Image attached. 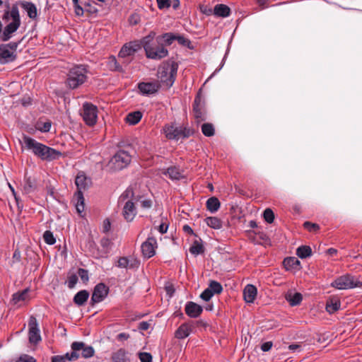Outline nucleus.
<instances>
[{"label":"nucleus","mask_w":362,"mask_h":362,"mask_svg":"<svg viewBox=\"0 0 362 362\" xmlns=\"http://www.w3.org/2000/svg\"><path fill=\"white\" fill-rule=\"evenodd\" d=\"M141 44L146 52V56L148 59L160 60L168 55V50L165 47L154 32H151L147 36L141 40Z\"/></svg>","instance_id":"1"},{"label":"nucleus","mask_w":362,"mask_h":362,"mask_svg":"<svg viewBox=\"0 0 362 362\" xmlns=\"http://www.w3.org/2000/svg\"><path fill=\"white\" fill-rule=\"evenodd\" d=\"M23 141L28 149L31 150L35 156L42 160H52L62 156L60 151L42 144L31 137L25 136Z\"/></svg>","instance_id":"2"},{"label":"nucleus","mask_w":362,"mask_h":362,"mask_svg":"<svg viewBox=\"0 0 362 362\" xmlns=\"http://www.w3.org/2000/svg\"><path fill=\"white\" fill-rule=\"evenodd\" d=\"M88 70L84 65H76L70 69L67 74L66 85L70 89H76L88 79Z\"/></svg>","instance_id":"3"},{"label":"nucleus","mask_w":362,"mask_h":362,"mask_svg":"<svg viewBox=\"0 0 362 362\" xmlns=\"http://www.w3.org/2000/svg\"><path fill=\"white\" fill-rule=\"evenodd\" d=\"M336 289L346 290L362 286V278L359 276H354L351 274H345L336 278L330 284Z\"/></svg>","instance_id":"4"},{"label":"nucleus","mask_w":362,"mask_h":362,"mask_svg":"<svg viewBox=\"0 0 362 362\" xmlns=\"http://www.w3.org/2000/svg\"><path fill=\"white\" fill-rule=\"evenodd\" d=\"M132 156L129 151L120 149L111 158L109 167L113 171L122 170L131 163Z\"/></svg>","instance_id":"5"},{"label":"nucleus","mask_w":362,"mask_h":362,"mask_svg":"<svg viewBox=\"0 0 362 362\" xmlns=\"http://www.w3.org/2000/svg\"><path fill=\"white\" fill-rule=\"evenodd\" d=\"M75 184L77 187V191L75 192L73 200L76 202L75 204H84V197L83 191L88 189L91 185V180L87 177L84 173H79L75 179Z\"/></svg>","instance_id":"6"},{"label":"nucleus","mask_w":362,"mask_h":362,"mask_svg":"<svg viewBox=\"0 0 362 362\" xmlns=\"http://www.w3.org/2000/svg\"><path fill=\"white\" fill-rule=\"evenodd\" d=\"M118 204H150L139 192L134 191L130 186L120 195Z\"/></svg>","instance_id":"7"},{"label":"nucleus","mask_w":362,"mask_h":362,"mask_svg":"<svg viewBox=\"0 0 362 362\" xmlns=\"http://www.w3.org/2000/svg\"><path fill=\"white\" fill-rule=\"evenodd\" d=\"M72 351L70 353L69 361H76L79 357L78 351H81L83 358H88L93 356L95 351L91 346H86L83 342L74 341L71 344Z\"/></svg>","instance_id":"8"},{"label":"nucleus","mask_w":362,"mask_h":362,"mask_svg":"<svg viewBox=\"0 0 362 362\" xmlns=\"http://www.w3.org/2000/svg\"><path fill=\"white\" fill-rule=\"evenodd\" d=\"M140 49L141 45L138 42H130L129 43H126L121 48L118 54V58L122 59V63L127 66L132 61V57Z\"/></svg>","instance_id":"9"},{"label":"nucleus","mask_w":362,"mask_h":362,"mask_svg":"<svg viewBox=\"0 0 362 362\" xmlns=\"http://www.w3.org/2000/svg\"><path fill=\"white\" fill-rule=\"evenodd\" d=\"M193 115L197 124L206 119V110L205 100L197 95L193 103Z\"/></svg>","instance_id":"10"},{"label":"nucleus","mask_w":362,"mask_h":362,"mask_svg":"<svg viewBox=\"0 0 362 362\" xmlns=\"http://www.w3.org/2000/svg\"><path fill=\"white\" fill-rule=\"evenodd\" d=\"M83 119L88 126H93L98 118V108L92 103H85L83 105Z\"/></svg>","instance_id":"11"},{"label":"nucleus","mask_w":362,"mask_h":362,"mask_svg":"<svg viewBox=\"0 0 362 362\" xmlns=\"http://www.w3.org/2000/svg\"><path fill=\"white\" fill-rule=\"evenodd\" d=\"M177 71V66L175 64L164 68L163 70L160 73L162 82L164 83L168 87L172 86L175 80Z\"/></svg>","instance_id":"12"},{"label":"nucleus","mask_w":362,"mask_h":362,"mask_svg":"<svg viewBox=\"0 0 362 362\" xmlns=\"http://www.w3.org/2000/svg\"><path fill=\"white\" fill-rule=\"evenodd\" d=\"M114 243L108 238H103L100 241V248L98 249L96 252L93 253L95 258L100 259V258H107L109 256Z\"/></svg>","instance_id":"13"},{"label":"nucleus","mask_w":362,"mask_h":362,"mask_svg":"<svg viewBox=\"0 0 362 362\" xmlns=\"http://www.w3.org/2000/svg\"><path fill=\"white\" fill-rule=\"evenodd\" d=\"M115 265L121 269H137L140 265V261L134 256L121 257Z\"/></svg>","instance_id":"14"},{"label":"nucleus","mask_w":362,"mask_h":362,"mask_svg":"<svg viewBox=\"0 0 362 362\" xmlns=\"http://www.w3.org/2000/svg\"><path fill=\"white\" fill-rule=\"evenodd\" d=\"M29 327V341L31 344H37L41 341V337L40 334V329L38 328V323L35 317H30L28 322Z\"/></svg>","instance_id":"15"},{"label":"nucleus","mask_w":362,"mask_h":362,"mask_svg":"<svg viewBox=\"0 0 362 362\" xmlns=\"http://www.w3.org/2000/svg\"><path fill=\"white\" fill-rule=\"evenodd\" d=\"M108 293L109 288L105 284H98L93 289L91 301L93 303H98L106 298Z\"/></svg>","instance_id":"16"},{"label":"nucleus","mask_w":362,"mask_h":362,"mask_svg":"<svg viewBox=\"0 0 362 362\" xmlns=\"http://www.w3.org/2000/svg\"><path fill=\"white\" fill-rule=\"evenodd\" d=\"M138 88L142 95H149L158 91L160 84L158 82H141Z\"/></svg>","instance_id":"17"},{"label":"nucleus","mask_w":362,"mask_h":362,"mask_svg":"<svg viewBox=\"0 0 362 362\" xmlns=\"http://www.w3.org/2000/svg\"><path fill=\"white\" fill-rule=\"evenodd\" d=\"M156 240L154 238H148L141 245V251L143 255L146 258H150L155 255V246Z\"/></svg>","instance_id":"18"},{"label":"nucleus","mask_w":362,"mask_h":362,"mask_svg":"<svg viewBox=\"0 0 362 362\" xmlns=\"http://www.w3.org/2000/svg\"><path fill=\"white\" fill-rule=\"evenodd\" d=\"M7 45H0V64H5L13 62L16 54L7 49Z\"/></svg>","instance_id":"19"},{"label":"nucleus","mask_w":362,"mask_h":362,"mask_svg":"<svg viewBox=\"0 0 362 362\" xmlns=\"http://www.w3.org/2000/svg\"><path fill=\"white\" fill-rule=\"evenodd\" d=\"M180 127H176L174 124H167L163 127V132L168 139H180Z\"/></svg>","instance_id":"20"},{"label":"nucleus","mask_w":362,"mask_h":362,"mask_svg":"<svg viewBox=\"0 0 362 362\" xmlns=\"http://www.w3.org/2000/svg\"><path fill=\"white\" fill-rule=\"evenodd\" d=\"M185 311L189 317L197 318L202 314L203 308L201 305L192 301H189L185 305Z\"/></svg>","instance_id":"21"},{"label":"nucleus","mask_w":362,"mask_h":362,"mask_svg":"<svg viewBox=\"0 0 362 362\" xmlns=\"http://www.w3.org/2000/svg\"><path fill=\"white\" fill-rule=\"evenodd\" d=\"M16 4L21 6V7L27 12L30 18L35 19L37 18V11L36 6L34 4L28 1H19Z\"/></svg>","instance_id":"22"},{"label":"nucleus","mask_w":362,"mask_h":362,"mask_svg":"<svg viewBox=\"0 0 362 362\" xmlns=\"http://www.w3.org/2000/svg\"><path fill=\"white\" fill-rule=\"evenodd\" d=\"M193 325L184 323L182 324L175 332V337L177 339H185L187 337L192 331Z\"/></svg>","instance_id":"23"},{"label":"nucleus","mask_w":362,"mask_h":362,"mask_svg":"<svg viewBox=\"0 0 362 362\" xmlns=\"http://www.w3.org/2000/svg\"><path fill=\"white\" fill-rule=\"evenodd\" d=\"M244 299L247 303H253L257 296V288L252 284L247 285L243 291Z\"/></svg>","instance_id":"24"},{"label":"nucleus","mask_w":362,"mask_h":362,"mask_svg":"<svg viewBox=\"0 0 362 362\" xmlns=\"http://www.w3.org/2000/svg\"><path fill=\"white\" fill-rule=\"evenodd\" d=\"M341 307V302L337 297H330L326 303V310L332 314L337 311Z\"/></svg>","instance_id":"25"},{"label":"nucleus","mask_w":362,"mask_h":362,"mask_svg":"<svg viewBox=\"0 0 362 362\" xmlns=\"http://www.w3.org/2000/svg\"><path fill=\"white\" fill-rule=\"evenodd\" d=\"M89 297V293L86 290L78 291L74 297V303L78 306L83 305Z\"/></svg>","instance_id":"26"},{"label":"nucleus","mask_w":362,"mask_h":362,"mask_svg":"<svg viewBox=\"0 0 362 362\" xmlns=\"http://www.w3.org/2000/svg\"><path fill=\"white\" fill-rule=\"evenodd\" d=\"M214 13L217 16L226 18L230 16V9L225 4H217L214 7Z\"/></svg>","instance_id":"27"},{"label":"nucleus","mask_w":362,"mask_h":362,"mask_svg":"<svg viewBox=\"0 0 362 362\" xmlns=\"http://www.w3.org/2000/svg\"><path fill=\"white\" fill-rule=\"evenodd\" d=\"M136 214L135 205H124L123 216L127 221H132Z\"/></svg>","instance_id":"28"},{"label":"nucleus","mask_w":362,"mask_h":362,"mask_svg":"<svg viewBox=\"0 0 362 362\" xmlns=\"http://www.w3.org/2000/svg\"><path fill=\"white\" fill-rule=\"evenodd\" d=\"M283 263L286 270L293 269H299L300 266V261L294 257L285 258Z\"/></svg>","instance_id":"29"},{"label":"nucleus","mask_w":362,"mask_h":362,"mask_svg":"<svg viewBox=\"0 0 362 362\" xmlns=\"http://www.w3.org/2000/svg\"><path fill=\"white\" fill-rule=\"evenodd\" d=\"M142 118V113L140 111H135L129 113L126 117V122L130 125H135L140 122Z\"/></svg>","instance_id":"30"},{"label":"nucleus","mask_w":362,"mask_h":362,"mask_svg":"<svg viewBox=\"0 0 362 362\" xmlns=\"http://www.w3.org/2000/svg\"><path fill=\"white\" fill-rule=\"evenodd\" d=\"M107 66L111 71L124 72L122 65L117 60L115 56H110L108 59Z\"/></svg>","instance_id":"31"},{"label":"nucleus","mask_w":362,"mask_h":362,"mask_svg":"<svg viewBox=\"0 0 362 362\" xmlns=\"http://www.w3.org/2000/svg\"><path fill=\"white\" fill-rule=\"evenodd\" d=\"M176 35L172 33H166L157 36L158 39L166 46L170 45L175 40Z\"/></svg>","instance_id":"32"},{"label":"nucleus","mask_w":362,"mask_h":362,"mask_svg":"<svg viewBox=\"0 0 362 362\" xmlns=\"http://www.w3.org/2000/svg\"><path fill=\"white\" fill-rule=\"evenodd\" d=\"M204 221L208 226L214 229H220L223 226L222 221L217 217H206Z\"/></svg>","instance_id":"33"},{"label":"nucleus","mask_w":362,"mask_h":362,"mask_svg":"<svg viewBox=\"0 0 362 362\" xmlns=\"http://www.w3.org/2000/svg\"><path fill=\"white\" fill-rule=\"evenodd\" d=\"M296 255L301 259H305L312 255V249L308 245H301L296 250Z\"/></svg>","instance_id":"34"},{"label":"nucleus","mask_w":362,"mask_h":362,"mask_svg":"<svg viewBox=\"0 0 362 362\" xmlns=\"http://www.w3.org/2000/svg\"><path fill=\"white\" fill-rule=\"evenodd\" d=\"M165 174L168 175L171 180H178L183 177L182 172L175 166L168 168Z\"/></svg>","instance_id":"35"},{"label":"nucleus","mask_w":362,"mask_h":362,"mask_svg":"<svg viewBox=\"0 0 362 362\" xmlns=\"http://www.w3.org/2000/svg\"><path fill=\"white\" fill-rule=\"evenodd\" d=\"M202 132L207 137H211L215 134V128L211 123H204L202 125Z\"/></svg>","instance_id":"36"},{"label":"nucleus","mask_w":362,"mask_h":362,"mask_svg":"<svg viewBox=\"0 0 362 362\" xmlns=\"http://www.w3.org/2000/svg\"><path fill=\"white\" fill-rule=\"evenodd\" d=\"M286 300L289 302L291 305L295 306L301 303L303 296L300 293H295L293 294L288 295L286 296Z\"/></svg>","instance_id":"37"},{"label":"nucleus","mask_w":362,"mask_h":362,"mask_svg":"<svg viewBox=\"0 0 362 362\" xmlns=\"http://www.w3.org/2000/svg\"><path fill=\"white\" fill-rule=\"evenodd\" d=\"M28 293V289H25L21 292H17L12 296L11 302L13 304L16 305L21 301H24L26 299Z\"/></svg>","instance_id":"38"},{"label":"nucleus","mask_w":362,"mask_h":362,"mask_svg":"<svg viewBox=\"0 0 362 362\" xmlns=\"http://www.w3.org/2000/svg\"><path fill=\"white\" fill-rule=\"evenodd\" d=\"M180 139H187L194 135V130L187 126H180Z\"/></svg>","instance_id":"39"},{"label":"nucleus","mask_w":362,"mask_h":362,"mask_svg":"<svg viewBox=\"0 0 362 362\" xmlns=\"http://www.w3.org/2000/svg\"><path fill=\"white\" fill-rule=\"evenodd\" d=\"M189 252L194 255L202 254L204 252V247L197 241H194L192 245L189 247Z\"/></svg>","instance_id":"40"},{"label":"nucleus","mask_w":362,"mask_h":362,"mask_svg":"<svg viewBox=\"0 0 362 362\" xmlns=\"http://www.w3.org/2000/svg\"><path fill=\"white\" fill-rule=\"evenodd\" d=\"M208 288L214 294H219L223 291V287H222L221 284L216 281H211L209 285Z\"/></svg>","instance_id":"41"},{"label":"nucleus","mask_w":362,"mask_h":362,"mask_svg":"<svg viewBox=\"0 0 362 362\" xmlns=\"http://www.w3.org/2000/svg\"><path fill=\"white\" fill-rule=\"evenodd\" d=\"M263 218L268 223H273L274 220V211L269 208L266 209L263 212Z\"/></svg>","instance_id":"42"},{"label":"nucleus","mask_w":362,"mask_h":362,"mask_svg":"<svg viewBox=\"0 0 362 362\" xmlns=\"http://www.w3.org/2000/svg\"><path fill=\"white\" fill-rule=\"evenodd\" d=\"M44 241L50 245H54L56 243V239L53 235V233L49 230H46L43 234Z\"/></svg>","instance_id":"43"},{"label":"nucleus","mask_w":362,"mask_h":362,"mask_svg":"<svg viewBox=\"0 0 362 362\" xmlns=\"http://www.w3.org/2000/svg\"><path fill=\"white\" fill-rule=\"evenodd\" d=\"M303 227L310 232H317L320 229V226L317 223H313L309 221H305L303 223Z\"/></svg>","instance_id":"44"},{"label":"nucleus","mask_w":362,"mask_h":362,"mask_svg":"<svg viewBox=\"0 0 362 362\" xmlns=\"http://www.w3.org/2000/svg\"><path fill=\"white\" fill-rule=\"evenodd\" d=\"M23 188L26 192H28V193L30 192L35 188L34 181L32 180L30 177L26 178L25 180V184H24Z\"/></svg>","instance_id":"45"},{"label":"nucleus","mask_w":362,"mask_h":362,"mask_svg":"<svg viewBox=\"0 0 362 362\" xmlns=\"http://www.w3.org/2000/svg\"><path fill=\"white\" fill-rule=\"evenodd\" d=\"M72 1L74 3V12L76 15L78 16H82L84 11L83 8L79 5V0H72Z\"/></svg>","instance_id":"46"},{"label":"nucleus","mask_w":362,"mask_h":362,"mask_svg":"<svg viewBox=\"0 0 362 362\" xmlns=\"http://www.w3.org/2000/svg\"><path fill=\"white\" fill-rule=\"evenodd\" d=\"M70 354L66 353L64 356H54L52 357V362H65L66 361H69Z\"/></svg>","instance_id":"47"},{"label":"nucleus","mask_w":362,"mask_h":362,"mask_svg":"<svg viewBox=\"0 0 362 362\" xmlns=\"http://www.w3.org/2000/svg\"><path fill=\"white\" fill-rule=\"evenodd\" d=\"M78 281V276L76 274H71L68 277L67 286L69 288H73Z\"/></svg>","instance_id":"48"},{"label":"nucleus","mask_w":362,"mask_h":362,"mask_svg":"<svg viewBox=\"0 0 362 362\" xmlns=\"http://www.w3.org/2000/svg\"><path fill=\"white\" fill-rule=\"evenodd\" d=\"M214 294L207 288L200 295V298L204 301H209Z\"/></svg>","instance_id":"49"},{"label":"nucleus","mask_w":362,"mask_h":362,"mask_svg":"<svg viewBox=\"0 0 362 362\" xmlns=\"http://www.w3.org/2000/svg\"><path fill=\"white\" fill-rule=\"evenodd\" d=\"M141 362H152V356L150 353L141 352L139 355Z\"/></svg>","instance_id":"50"},{"label":"nucleus","mask_w":362,"mask_h":362,"mask_svg":"<svg viewBox=\"0 0 362 362\" xmlns=\"http://www.w3.org/2000/svg\"><path fill=\"white\" fill-rule=\"evenodd\" d=\"M78 274L83 282H86L88 281V272L86 269L82 268L78 269Z\"/></svg>","instance_id":"51"},{"label":"nucleus","mask_w":362,"mask_h":362,"mask_svg":"<svg viewBox=\"0 0 362 362\" xmlns=\"http://www.w3.org/2000/svg\"><path fill=\"white\" fill-rule=\"evenodd\" d=\"M159 9L168 8L170 7V0H156Z\"/></svg>","instance_id":"52"},{"label":"nucleus","mask_w":362,"mask_h":362,"mask_svg":"<svg viewBox=\"0 0 362 362\" xmlns=\"http://www.w3.org/2000/svg\"><path fill=\"white\" fill-rule=\"evenodd\" d=\"M111 229V223L109 218H105L103 221V226H102V232L104 233H107L110 232Z\"/></svg>","instance_id":"53"},{"label":"nucleus","mask_w":362,"mask_h":362,"mask_svg":"<svg viewBox=\"0 0 362 362\" xmlns=\"http://www.w3.org/2000/svg\"><path fill=\"white\" fill-rule=\"evenodd\" d=\"M175 40H177L180 45L183 46H189L190 44V41L182 35H176Z\"/></svg>","instance_id":"54"},{"label":"nucleus","mask_w":362,"mask_h":362,"mask_svg":"<svg viewBox=\"0 0 362 362\" xmlns=\"http://www.w3.org/2000/svg\"><path fill=\"white\" fill-rule=\"evenodd\" d=\"M85 206L86 205H74L76 212L81 217L85 216Z\"/></svg>","instance_id":"55"},{"label":"nucleus","mask_w":362,"mask_h":362,"mask_svg":"<svg viewBox=\"0 0 362 362\" xmlns=\"http://www.w3.org/2000/svg\"><path fill=\"white\" fill-rule=\"evenodd\" d=\"M18 362H36V360L32 356L24 355L19 358Z\"/></svg>","instance_id":"56"},{"label":"nucleus","mask_w":362,"mask_h":362,"mask_svg":"<svg viewBox=\"0 0 362 362\" xmlns=\"http://www.w3.org/2000/svg\"><path fill=\"white\" fill-rule=\"evenodd\" d=\"M273 346V343L272 341H267L262 344L261 349L262 351H269Z\"/></svg>","instance_id":"57"},{"label":"nucleus","mask_w":362,"mask_h":362,"mask_svg":"<svg viewBox=\"0 0 362 362\" xmlns=\"http://www.w3.org/2000/svg\"><path fill=\"white\" fill-rule=\"evenodd\" d=\"M168 228V224L165 222H162L158 228V231L161 234H164L167 232Z\"/></svg>","instance_id":"58"},{"label":"nucleus","mask_w":362,"mask_h":362,"mask_svg":"<svg viewBox=\"0 0 362 362\" xmlns=\"http://www.w3.org/2000/svg\"><path fill=\"white\" fill-rule=\"evenodd\" d=\"M51 128V122H45L42 127H38V129L42 132H48Z\"/></svg>","instance_id":"59"},{"label":"nucleus","mask_w":362,"mask_h":362,"mask_svg":"<svg viewBox=\"0 0 362 362\" xmlns=\"http://www.w3.org/2000/svg\"><path fill=\"white\" fill-rule=\"evenodd\" d=\"M4 45H7V49L16 53V50L18 46V42H11L8 44H4Z\"/></svg>","instance_id":"60"},{"label":"nucleus","mask_w":362,"mask_h":362,"mask_svg":"<svg viewBox=\"0 0 362 362\" xmlns=\"http://www.w3.org/2000/svg\"><path fill=\"white\" fill-rule=\"evenodd\" d=\"M21 103L22 104L23 106L24 107H28L30 105H31V99L30 97H23L21 100Z\"/></svg>","instance_id":"61"},{"label":"nucleus","mask_w":362,"mask_h":362,"mask_svg":"<svg viewBox=\"0 0 362 362\" xmlns=\"http://www.w3.org/2000/svg\"><path fill=\"white\" fill-rule=\"evenodd\" d=\"M138 328H139V329H140L141 331H146L149 328V323L147 322L143 321L139 323Z\"/></svg>","instance_id":"62"},{"label":"nucleus","mask_w":362,"mask_h":362,"mask_svg":"<svg viewBox=\"0 0 362 362\" xmlns=\"http://www.w3.org/2000/svg\"><path fill=\"white\" fill-rule=\"evenodd\" d=\"M257 1L262 10L269 7V0H257Z\"/></svg>","instance_id":"63"},{"label":"nucleus","mask_w":362,"mask_h":362,"mask_svg":"<svg viewBox=\"0 0 362 362\" xmlns=\"http://www.w3.org/2000/svg\"><path fill=\"white\" fill-rule=\"evenodd\" d=\"M129 337V334H127V333H124V332H122V333H119L117 336V339L119 340V341H124V340H127L128 339Z\"/></svg>","instance_id":"64"}]
</instances>
